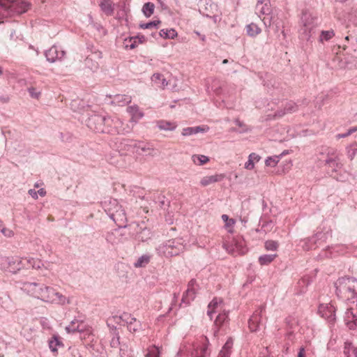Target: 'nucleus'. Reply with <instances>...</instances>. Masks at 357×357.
<instances>
[{
  "instance_id": "obj_10",
  "label": "nucleus",
  "mask_w": 357,
  "mask_h": 357,
  "mask_svg": "<svg viewBox=\"0 0 357 357\" xmlns=\"http://www.w3.org/2000/svg\"><path fill=\"white\" fill-rule=\"evenodd\" d=\"M224 248L233 255H244L247 252L245 241L242 238H234L231 244H224Z\"/></svg>"
},
{
  "instance_id": "obj_4",
  "label": "nucleus",
  "mask_w": 357,
  "mask_h": 357,
  "mask_svg": "<svg viewBox=\"0 0 357 357\" xmlns=\"http://www.w3.org/2000/svg\"><path fill=\"white\" fill-rule=\"evenodd\" d=\"M123 122L119 118L107 116L104 125L105 129L103 133L116 135L128 132L129 130H126V129L123 128Z\"/></svg>"
},
{
  "instance_id": "obj_1",
  "label": "nucleus",
  "mask_w": 357,
  "mask_h": 357,
  "mask_svg": "<svg viewBox=\"0 0 357 357\" xmlns=\"http://www.w3.org/2000/svg\"><path fill=\"white\" fill-rule=\"evenodd\" d=\"M336 296L347 305L357 302V279L344 276L339 278L334 283Z\"/></svg>"
},
{
  "instance_id": "obj_19",
  "label": "nucleus",
  "mask_w": 357,
  "mask_h": 357,
  "mask_svg": "<svg viewBox=\"0 0 357 357\" xmlns=\"http://www.w3.org/2000/svg\"><path fill=\"white\" fill-rule=\"evenodd\" d=\"M205 342L202 345L195 346L190 353V357H206L208 353V346L209 340L207 337H204Z\"/></svg>"
},
{
  "instance_id": "obj_11",
  "label": "nucleus",
  "mask_w": 357,
  "mask_h": 357,
  "mask_svg": "<svg viewBox=\"0 0 357 357\" xmlns=\"http://www.w3.org/2000/svg\"><path fill=\"white\" fill-rule=\"evenodd\" d=\"M265 310V305H262L255 311L248 321V327L252 332H256L261 325L262 313Z\"/></svg>"
},
{
  "instance_id": "obj_35",
  "label": "nucleus",
  "mask_w": 357,
  "mask_h": 357,
  "mask_svg": "<svg viewBox=\"0 0 357 357\" xmlns=\"http://www.w3.org/2000/svg\"><path fill=\"white\" fill-rule=\"evenodd\" d=\"M247 34L251 37H255L261 31L259 26L255 23H250L245 26Z\"/></svg>"
},
{
  "instance_id": "obj_28",
  "label": "nucleus",
  "mask_w": 357,
  "mask_h": 357,
  "mask_svg": "<svg viewBox=\"0 0 357 357\" xmlns=\"http://www.w3.org/2000/svg\"><path fill=\"white\" fill-rule=\"evenodd\" d=\"M324 235V234L320 232L317 233L314 236L305 239V243L303 245V248L305 250L316 248V246H314V244H316L317 241L320 240Z\"/></svg>"
},
{
  "instance_id": "obj_45",
  "label": "nucleus",
  "mask_w": 357,
  "mask_h": 357,
  "mask_svg": "<svg viewBox=\"0 0 357 357\" xmlns=\"http://www.w3.org/2000/svg\"><path fill=\"white\" fill-rule=\"evenodd\" d=\"M192 160L195 165H202L209 161L208 156L204 155L195 154L192 156Z\"/></svg>"
},
{
  "instance_id": "obj_57",
  "label": "nucleus",
  "mask_w": 357,
  "mask_h": 357,
  "mask_svg": "<svg viewBox=\"0 0 357 357\" xmlns=\"http://www.w3.org/2000/svg\"><path fill=\"white\" fill-rule=\"evenodd\" d=\"M298 284L299 287H302L303 289L301 290H300L299 291L296 292V294H303L305 291V289L308 284V281H307V280H306L305 278H302L298 281Z\"/></svg>"
},
{
  "instance_id": "obj_40",
  "label": "nucleus",
  "mask_w": 357,
  "mask_h": 357,
  "mask_svg": "<svg viewBox=\"0 0 357 357\" xmlns=\"http://www.w3.org/2000/svg\"><path fill=\"white\" fill-rule=\"evenodd\" d=\"M155 5L151 2L145 3L142 7V11L146 17H150L154 12Z\"/></svg>"
},
{
  "instance_id": "obj_63",
  "label": "nucleus",
  "mask_w": 357,
  "mask_h": 357,
  "mask_svg": "<svg viewBox=\"0 0 357 357\" xmlns=\"http://www.w3.org/2000/svg\"><path fill=\"white\" fill-rule=\"evenodd\" d=\"M254 164L255 163L253 162V161L252 160H250V158H248V161L247 162H245V168L247 169L251 170L255 167Z\"/></svg>"
},
{
  "instance_id": "obj_20",
  "label": "nucleus",
  "mask_w": 357,
  "mask_h": 357,
  "mask_svg": "<svg viewBox=\"0 0 357 357\" xmlns=\"http://www.w3.org/2000/svg\"><path fill=\"white\" fill-rule=\"evenodd\" d=\"M4 261L5 263L7 264V268L9 270L10 272L15 273L17 271H20L23 267L22 261L18 257H6Z\"/></svg>"
},
{
  "instance_id": "obj_24",
  "label": "nucleus",
  "mask_w": 357,
  "mask_h": 357,
  "mask_svg": "<svg viewBox=\"0 0 357 357\" xmlns=\"http://www.w3.org/2000/svg\"><path fill=\"white\" fill-rule=\"evenodd\" d=\"M126 326L129 332L135 333L139 332L142 328L141 321L129 314V319L126 322Z\"/></svg>"
},
{
  "instance_id": "obj_61",
  "label": "nucleus",
  "mask_w": 357,
  "mask_h": 357,
  "mask_svg": "<svg viewBox=\"0 0 357 357\" xmlns=\"http://www.w3.org/2000/svg\"><path fill=\"white\" fill-rule=\"evenodd\" d=\"M1 231L6 237H11L14 235L13 231L11 229L7 228H2Z\"/></svg>"
},
{
  "instance_id": "obj_47",
  "label": "nucleus",
  "mask_w": 357,
  "mask_h": 357,
  "mask_svg": "<svg viewBox=\"0 0 357 357\" xmlns=\"http://www.w3.org/2000/svg\"><path fill=\"white\" fill-rule=\"evenodd\" d=\"M158 126L160 130H174L176 127L174 123L166 121H158Z\"/></svg>"
},
{
  "instance_id": "obj_3",
  "label": "nucleus",
  "mask_w": 357,
  "mask_h": 357,
  "mask_svg": "<svg viewBox=\"0 0 357 357\" xmlns=\"http://www.w3.org/2000/svg\"><path fill=\"white\" fill-rule=\"evenodd\" d=\"M183 238H173L165 241L156 248V252L160 256L172 257L177 256L185 250Z\"/></svg>"
},
{
  "instance_id": "obj_22",
  "label": "nucleus",
  "mask_w": 357,
  "mask_h": 357,
  "mask_svg": "<svg viewBox=\"0 0 357 357\" xmlns=\"http://www.w3.org/2000/svg\"><path fill=\"white\" fill-rule=\"evenodd\" d=\"M297 110L298 105L295 102L289 101L285 104L283 109H278L275 113L274 116L275 118H280L287 114H291L296 112Z\"/></svg>"
},
{
  "instance_id": "obj_64",
  "label": "nucleus",
  "mask_w": 357,
  "mask_h": 357,
  "mask_svg": "<svg viewBox=\"0 0 357 357\" xmlns=\"http://www.w3.org/2000/svg\"><path fill=\"white\" fill-rule=\"evenodd\" d=\"M146 357H159L158 352L156 351H149L146 354Z\"/></svg>"
},
{
  "instance_id": "obj_12",
  "label": "nucleus",
  "mask_w": 357,
  "mask_h": 357,
  "mask_svg": "<svg viewBox=\"0 0 357 357\" xmlns=\"http://www.w3.org/2000/svg\"><path fill=\"white\" fill-rule=\"evenodd\" d=\"M335 306L331 303L320 304L318 308L319 314L331 323L335 320Z\"/></svg>"
},
{
  "instance_id": "obj_62",
  "label": "nucleus",
  "mask_w": 357,
  "mask_h": 357,
  "mask_svg": "<svg viewBox=\"0 0 357 357\" xmlns=\"http://www.w3.org/2000/svg\"><path fill=\"white\" fill-rule=\"evenodd\" d=\"M248 158L252 160L253 161V162L255 163V162H259V160L261 159V157L258 154H257L255 153H252L250 154Z\"/></svg>"
},
{
  "instance_id": "obj_44",
  "label": "nucleus",
  "mask_w": 357,
  "mask_h": 357,
  "mask_svg": "<svg viewBox=\"0 0 357 357\" xmlns=\"http://www.w3.org/2000/svg\"><path fill=\"white\" fill-rule=\"evenodd\" d=\"M333 36H335V32L333 29L328 31H321L319 36V41L321 43H324V41H328Z\"/></svg>"
},
{
  "instance_id": "obj_13",
  "label": "nucleus",
  "mask_w": 357,
  "mask_h": 357,
  "mask_svg": "<svg viewBox=\"0 0 357 357\" xmlns=\"http://www.w3.org/2000/svg\"><path fill=\"white\" fill-rule=\"evenodd\" d=\"M102 58V52L98 50L95 51L91 52V54H89L84 60V64L86 68H89L93 71H96L98 67V60Z\"/></svg>"
},
{
  "instance_id": "obj_6",
  "label": "nucleus",
  "mask_w": 357,
  "mask_h": 357,
  "mask_svg": "<svg viewBox=\"0 0 357 357\" xmlns=\"http://www.w3.org/2000/svg\"><path fill=\"white\" fill-rule=\"evenodd\" d=\"M106 117L98 114L91 115L86 121V126L95 132H104Z\"/></svg>"
},
{
  "instance_id": "obj_46",
  "label": "nucleus",
  "mask_w": 357,
  "mask_h": 357,
  "mask_svg": "<svg viewBox=\"0 0 357 357\" xmlns=\"http://www.w3.org/2000/svg\"><path fill=\"white\" fill-rule=\"evenodd\" d=\"M277 257L276 254L274 255H264L259 257V262L261 265H268L271 263Z\"/></svg>"
},
{
  "instance_id": "obj_41",
  "label": "nucleus",
  "mask_w": 357,
  "mask_h": 357,
  "mask_svg": "<svg viewBox=\"0 0 357 357\" xmlns=\"http://www.w3.org/2000/svg\"><path fill=\"white\" fill-rule=\"evenodd\" d=\"M151 79L154 83L160 85L162 87H165L168 84L167 80L164 77V75L160 73H154Z\"/></svg>"
},
{
  "instance_id": "obj_25",
  "label": "nucleus",
  "mask_w": 357,
  "mask_h": 357,
  "mask_svg": "<svg viewBox=\"0 0 357 357\" xmlns=\"http://www.w3.org/2000/svg\"><path fill=\"white\" fill-rule=\"evenodd\" d=\"M129 314L130 313L128 312H123L120 316L115 315L109 317L107 321V326H110V325H112V322L119 325H121V323L123 322V325L125 326L126 322H128V319H129Z\"/></svg>"
},
{
  "instance_id": "obj_2",
  "label": "nucleus",
  "mask_w": 357,
  "mask_h": 357,
  "mask_svg": "<svg viewBox=\"0 0 357 357\" xmlns=\"http://www.w3.org/2000/svg\"><path fill=\"white\" fill-rule=\"evenodd\" d=\"M30 6L26 0H0V10L3 11L2 17L22 15L27 12Z\"/></svg>"
},
{
  "instance_id": "obj_17",
  "label": "nucleus",
  "mask_w": 357,
  "mask_h": 357,
  "mask_svg": "<svg viewBox=\"0 0 357 357\" xmlns=\"http://www.w3.org/2000/svg\"><path fill=\"white\" fill-rule=\"evenodd\" d=\"M136 147H135V153L140 155H153V153L154 149L153 146L149 144L144 142H137L136 141Z\"/></svg>"
},
{
  "instance_id": "obj_54",
  "label": "nucleus",
  "mask_w": 357,
  "mask_h": 357,
  "mask_svg": "<svg viewBox=\"0 0 357 357\" xmlns=\"http://www.w3.org/2000/svg\"><path fill=\"white\" fill-rule=\"evenodd\" d=\"M356 347H354L351 342H345L344 347V355L345 357H350L351 353L353 354V349H356Z\"/></svg>"
},
{
  "instance_id": "obj_7",
  "label": "nucleus",
  "mask_w": 357,
  "mask_h": 357,
  "mask_svg": "<svg viewBox=\"0 0 357 357\" xmlns=\"http://www.w3.org/2000/svg\"><path fill=\"white\" fill-rule=\"evenodd\" d=\"M347 305L344 315V321L350 330H354L357 328V302Z\"/></svg>"
},
{
  "instance_id": "obj_38",
  "label": "nucleus",
  "mask_w": 357,
  "mask_h": 357,
  "mask_svg": "<svg viewBox=\"0 0 357 357\" xmlns=\"http://www.w3.org/2000/svg\"><path fill=\"white\" fill-rule=\"evenodd\" d=\"M82 323H79L78 320L74 319L73 320L70 324L66 327V330L68 333H75V332H80L83 331V328H80V324Z\"/></svg>"
},
{
  "instance_id": "obj_55",
  "label": "nucleus",
  "mask_w": 357,
  "mask_h": 357,
  "mask_svg": "<svg viewBox=\"0 0 357 357\" xmlns=\"http://www.w3.org/2000/svg\"><path fill=\"white\" fill-rule=\"evenodd\" d=\"M278 246L279 243L275 241L268 240L265 242V248L267 250H276Z\"/></svg>"
},
{
  "instance_id": "obj_14",
  "label": "nucleus",
  "mask_w": 357,
  "mask_h": 357,
  "mask_svg": "<svg viewBox=\"0 0 357 357\" xmlns=\"http://www.w3.org/2000/svg\"><path fill=\"white\" fill-rule=\"evenodd\" d=\"M65 54L66 52L56 45H53L45 52L47 60L51 63H54L57 60H61L65 56Z\"/></svg>"
},
{
  "instance_id": "obj_16",
  "label": "nucleus",
  "mask_w": 357,
  "mask_h": 357,
  "mask_svg": "<svg viewBox=\"0 0 357 357\" xmlns=\"http://www.w3.org/2000/svg\"><path fill=\"white\" fill-rule=\"evenodd\" d=\"M317 20L307 11H303L301 20L304 26V32L310 33L317 24Z\"/></svg>"
},
{
  "instance_id": "obj_30",
  "label": "nucleus",
  "mask_w": 357,
  "mask_h": 357,
  "mask_svg": "<svg viewBox=\"0 0 357 357\" xmlns=\"http://www.w3.org/2000/svg\"><path fill=\"white\" fill-rule=\"evenodd\" d=\"M232 347L233 340L229 337L224 344L218 357H230Z\"/></svg>"
},
{
  "instance_id": "obj_15",
  "label": "nucleus",
  "mask_w": 357,
  "mask_h": 357,
  "mask_svg": "<svg viewBox=\"0 0 357 357\" xmlns=\"http://www.w3.org/2000/svg\"><path fill=\"white\" fill-rule=\"evenodd\" d=\"M136 141L130 139H119L117 142L116 147L121 154L129 153H135V147H136Z\"/></svg>"
},
{
  "instance_id": "obj_8",
  "label": "nucleus",
  "mask_w": 357,
  "mask_h": 357,
  "mask_svg": "<svg viewBox=\"0 0 357 357\" xmlns=\"http://www.w3.org/2000/svg\"><path fill=\"white\" fill-rule=\"evenodd\" d=\"M110 204L116 206L115 211L111 213L110 218L113 220L119 227H126V225L124 224L127 220V218L124 209L119 204L116 199H110Z\"/></svg>"
},
{
  "instance_id": "obj_21",
  "label": "nucleus",
  "mask_w": 357,
  "mask_h": 357,
  "mask_svg": "<svg viewBox=\"0 0 357 357\" xmlns=\"http://www.w3.org/2000/svg\"><path fill=\"white\" fill-rule=\"evenodd\" d=\"M196 283L197 282L195 279H192L188 282V289L185 291L181 300L183 303H189L190 301H192L195 298L196 294L195 286L196 285Z\"/></svg>"
},
{
  "instance_id": "obj_51",
  "label": "nucleus",
  "mask_w": 357,
  "mask_h": 357,
  "mask_svg": "<svg viewBox=\"0 0 357 357\" xmlns=\"http://www.w3.org/2000/svg\"><path fill=\"white\" fill-rule=\"evenodd\" d=\"M60 345H63L61 342L55 336L49 341V347L52 352H56V347Z\"/></svg>"
},
{
  "instance_id": "obj_50",
  "label": "nucleus",
  "mask_w": 357,
  "mask_h": 357,
  "mask_svg": "<svg viewBox=\"0 0 357 357\" xmlns=\"http://www.w3.org/2000/svg\"><path fill=\"white\" fill-rule=\"evenodd\" d=\"M151 232L149 229L144 228L142 230V231L138 234L137 238L139 241L145 242L148 239L151 238Z\"/></svg>"
},
{
  "instance_id": "obj_32",
  "label": "nucleus",
  "mask_w": 357,
  "mask_h": 357,
  "mask_svg": "<svg viewBox=\"0 0 357 357\" xmlns=\"http://www.w3.org/2000/svg\"><path fill=\"white\" fill-rule=\"evenodd\" d=\"M29 289L33 291V294L35 297L40 298L43 301V292L45 291V287H38V284L36 282L27 284Z\"/></svg>"
},
{
  "instance_id": "obj_33",
  "label": "nucleus",
  "mask_w": 357,
  "mask_h": 357,
  "mask_svg": "<svg viewBox=\"0 0 357 357\" xmlns=\"http://www.w3.org/2000/svg\"><path fill=\"white\" fill-rule=\"evenodd\" d=\"M29 289L33 291V294L35 297L40 298L43 301V292L45 291V287H38V284L36 282L27 284Z\"/></svg>"
},
{
  "instance_id": "obj_58",
  "label": "nucleus",
  "mask_w": 357,
  "mask_h": 357,
  "mask_svg": "<svg viewBox=\"0 0 357 357\" xmlns=\"http://www.w3.org/2000/svg\"><path fill=\"white\" fill-rule=\"evenodd\" d=\"M153 199L155 202H158L160 207H162L165 204V196L161 194L154 195Z\"/></svg>"
},
{
  "instance_id": "obj_5",
  "label": "nucleus",
  "mask_w": 357,
  "mask_h": 357,
  "mask_svg": "<svg viewBox=\"0 0 357 357\" xmlns=\"http://www.w3.org/2000/svg\"><path fill=\"white\" fill-rule=\"evenodd\" d=\"M45 291L43 292V301L52 303L64 305L69 303V299L59 292L56 291L53 288L45 287Z\"/></svg>"
},
{
  "instance_id": "obj_39",
  "label": "nucleus",
  "mask_w": 357,
  "mask_h": 357,
  "mask_svg": "<svg viewBox=\"0 0 357 357\" xmlns=\"http://www.w3.org/2000/svg\"><path fill=\"white\" fill-rule=\"evenodd\" d=\"M160 37L165 39H174L177 36L176 31L174 29H161L159 32Z\"/></svg>"
},
{
  "instance_id": "obj_42",
  "label": "nucleus",
  "mask_w": 357,
  "mask_h": 357,
  "mask_svg": "<svg viewBox=\"0 0 357 357\" xmlns=\"http://www.w3.org/2000/svg\"><path fill=\"white\" fill-rule=\"evenodd\" d=\"M112 331H113V335H112V338L110 341V346L112 348H118L120 346L119 333L118 329L116 328H114L112 329Z\"/></svg>"
},
{
  "instance_id": "obj_23",
  "label": "nucleus",
  "mask_w": 357,
  "mask_h": 357,
  "mask_svg": "<svg viewBox=\"0 0 357 357\" xmlns=\"http://www.w3.org/2000/svg\"><path fill=\"white\" fill-rule=\"evenodd\" d=\"M256 11L261 15H271L272 9L270 0H259L256 5Z\"/></svg>"
},
{
  "instance_id": "obj_53",
  "label": "nucleus",
  "mask_w": 357,
  "mask_h": 357,
  "mask_svg": "<svg viewBox=\"0 0 357 357\" xmlns=\"http://www.w3.org/2000/svg\"><path fill=\"white\" fill-rule=\"evenodd\" d=\"M280 160V155H273L271 157H268L265 160V164L266 166L275 167Z\"/></svg>"
},
{
  "instance_id": "obj_34",
  "label": "nucleus",
  "mask_w": 357,
  "mask_h": 357,
  "mask_svg": "<svg viewBox=\"0 0 357 357\" xmlns=\"http://www.w3.org/2000/svg\"><path fill=\"white\" fill-rule=\"evenodd\" d=\"M101 10L108 16L114 13V5L111 0H103L100 4Z\"/></svg>"
},
{
  "instance_id": "obj_26",
  "label": "nucleus",
  "mask_w": 357,
  "mask_h": 357,
  "mask_svg": "<svg viewBox=\"0 0 357 357\" xmlns=\"http://www.w3.org/2000/svg\"><path fill=\"white\" fill-rule=\"evenodd\" d=\"M209 130L208 126H195V127H187L183 129L182 135L183 136H190L195 135L199 132H206Z\"/></svg>"
},
{
  "instance_id": "obj_43",
  "label": "nucleus",
  "mask_w": 357,
  "mask_h": 357,
  "mask_svg": "<svg viewBox=\"0 0 357 357\" xmlns=\"http://www.w3.org/2000/svg\"><path fill=\"white\" fill-rule=\"evenodd\" d=\"M264 17L261 20L266 27H270L271 25H274L275 22L278 21V17L273 15H264Z\"/></svg>"
},
{
  "instance_id": "obj_9",
  "label": "nucleus",
  "mask_w": 357,
  "mask_h": 357,
  "mask_svg": "<svg viewBox=\"0 0 357 357\" xmlns=\"http://www.w3.org/2000/svg\"><path fill=\"white\" fill-rule=\"evenodd\" d=\"M325 165H328L332 169V172H337L343 167L339 153L334 149H331L328 151L326 158L325 160Z\"/></svg>"
},
{
  "instance_id": "obj_18",
  "label": "nucleus",
  "mask_w": 357,
  "mask_h": 357,
  "mask_svg": "<svg viewBox=\"0 0 357 357\" xmlns=\"http://www.w3.org/2000/svg\"><path fill=\"white\" fill-rule=\"evenodd\" d=\"M229 321L228 313L225 311L220 312L214 321L213 324V335L217 337L220 329L224 326L225 324Z\"/></svg>"
},
{
  "instance_id": "obj_48",
  "label": "nucleus",
  "mask_w": 357,
  "mask_h": 357,
  "mask_svg": "<svg viewBox=\"0 0 357 357\" xmlns=\"http://www.w3.org/2000/svg\"><path fill=\"white\" fill-rule=\"evenodd\" d=\"M160 24H161V21L158 20L151 21V22H149L147 23H140L139 26L140 29H152V28H155V29H158V25Z\"/></svg>"
},
{
  "instance_id": "obj_49",
  "label": "nucleus",
  "mask_w": 357,
  "mask_h": 357,
  "mask_svg": "<svg viewBox=\"0 0 357 357\" xmlns=\"http://www.w3.org/2000/svg\"><path fill=\"white\" fill-rule=\"evenodd\" d=\"M116 235H119V231L108 233L106 236V240L108 243L115 245L119 243V239L116 238Z\"/></svg>"
},
{
  "instance_id": "obj_31",
  "label": "nucleus",
  "mask_w": 357,
  "mask_h": 357,
  "mask_svg": "<svg viewBox=\"0 0 357 357\" xmlns=\"http://www.w3.org/2000/svg\"><path fill=\"white\" fill-rule=\"evenodd\" d=\"M151 259V255L149 254H145L139 257L135 262H134L133 266L135 268H144L146 267L150 262Z\"/></svg>"
},
{
  "instance_id": "obj_59",
  "label": "nucleus",
  "mask_w": 357,
  "mask_h": 357,
  "mask_svg": "<svg viewBox=\"0 0 357 357\" xmlns=\"http://www.w3.org/2000/svg\"><path fill=\"white\" fill-rule=\"evenodd\" d=\"M132 40H136L137 44H142L146 41V38L143 35H138L135 37H131L130 38V41H132Z\"/></svg>"
},
{
  "instance_id": "obj_52",
  "label": "nucleus",
  "mask_w": 357,
  "mask_h": 357,
  "mask_svg": "<svg viewBox=\"0 0 357 357\" xmlns=\"http://www.w3.org/2000/svg\"><path fill=\"white\" fill-rule=\"evenodd\" d=\"M348 158L353 160L357 152V143H353L347 148Z\"/></svg>"
},
{
  "instance_id": "obj_37",
  "label": "nucleus",
  "mask_w": 357,
  "mask_h": 357,
  "mask_svg": "<svg viewBox=\"0 0 357 357\" xmlns=\"http://www.w3.org/2000/svg\"><path fill=\"white\" fill-rule=\"evenodd\" d=\"M127 111L132 115L131 119L135 122L143 116V113L139 111L137 105L128 107Z\"/></svg>"
},
{
  "instance_id": "obj_36",
  "label": "nucleus",
  "mask_w": 357,
  "mask_h": 357,
  "mask_svg": "<svg viewBox=\"0 0 357 357\" xmlns=\"http://www.w3.org/2000/svg\"><path fill=\"white\" fill-rule=\"evenodd\" d=\"M131 97L128 95L118 94L114 96L113 102L116 103L119 106H125L131 102Z\"/></svg>"
},
{
  "instance_id": "obj_56",
  "label": "nucleus",
  "mask_w": 357,
  "mask_h": 357,
  "mask_svg": "<svg viewBox=\"0 0 357 357\" xmlns=\"http://www.w3.org/2000/svg\"><path fill=\"white\" fill-rule=\"evenodd\" d=\"M103 207H104L105 212L107 213V215H109V218L111 217V213L112 211H115V209H116V206L110 204V200L108 202H105L104 204H103Z\"/></svg>"
},
{
  "instance_id": "obj_29",
  "label": "nucleus",
  "mask_w": 357,
  "mask_h": 357,
  "mask_svg": "<svg viewBox=\"0 0 357 357\" xmlns=\"http://www.w3.org/2000/svg\"><path fill=\"white\" fill-rule=\"evenodd\" d=\"M225 177L224 174H215L204 176L202 178L200 183L203 186H207L211 183L220 181Z\"/></svg>"
},
{
  "instance_id": "obj_27",
  "label": "nucleus",
  "mask_w": 357,
  "mask_h": 357,
  "mask_svg": "<svg viewBox=\"0 0 357 357\" xmlns=\"http://www.w3.org/2000/svg\"><path fill=\"white\" fill-rule=\"evenodd\" d=\"M222 301L220 298H214L208 304L207 314L211 320L213 319V314L218 312V307Z\"/></svg>"
},
{
  "instance_id": "obj_60",
  "label": "nucleus",
  "mask_w": 357,
  "mask_h": 357,
  "mask_svg": "<svg viewBox=\"0 0 357 357\" xmlns=\"http://www.w3.org/2000/svg\"><path fill=\"white\" fill-rule=\"evenodd\" d=\"M28 91L30 96L33 98H38L40 94V92H36V89L33 87L29 88Z\"/></svg>"
}]
</instances>
